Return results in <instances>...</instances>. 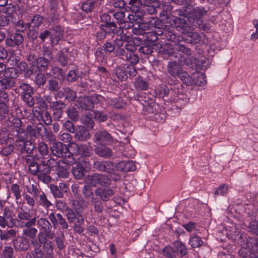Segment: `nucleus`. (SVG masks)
Returning a JSON list of instances; mask_svg holds the SVG:
<instances>
[{
  "instance_id": "603ef678",
  "label": "nucleus",
  "mask_w": 258,
  "mask_h": 258,
  "mask_svg": "<svg viewBox=\"0 0 258 258\" xmlns=\"http://www.w3.org/2000/svg\"><path fill=\"white\" fill-rule=\"evenodd\" d=\"M189 244L192 248H197L203 245V241L200 237L195 235L190 237Z\"/></svg>"
},
{
  "instance_id": "bb28decb",
  "label": "nucleus",
  "mask_w": 258,
  "mask_h": 258,
  "mask_svg": "<svg viewBox=\"0 0 258 258\" xmlns=\"http://www.w3.org/2000/svg\"><path fill=\"white\" fill-rule=\"evenodd\" d=\"M118 170L123 172H130L136 169L135 164L133 161H122L118 163L116 166Z\"/></svg>"
},
{
  "instance_id": "393cba45",
  "label": "nucleus",
  "mask_w": 258,
  "mask_h": 258,
  "mask_svg": "<svg viewBox=\"0 0 258 258\" xmlns=\"http://www.w3.org/2000/svg\"><path fill=\"white\" fill-rule=\"evenodd\" d=\"M133 32L134 34L140 35L144 34L148 41H150L151 43L156 41L158 39L157 36L153 32V30L147 32H143V25H139V29L134 28L133 29Z\"/></svg>"
},
{
  "instance_id": "bf43d9fd",
  "label": "nucleus",
  "mask_w": 258,
  "mask_h": 258,
  "mask_svg": "<svg viewBox=\"0 0 258 258\" xmlns=\"http://www.w3.org/2000/svg\"><path fill=\"white\" fill-rule=\"evenodd\" d=\"M12 81L10 78H0V91L9 88L12 85Z\"/></svg>"
},
{
  "instance_id": "a18cd8bd",
  "label": "nucleus",
  "mask_w": 258,
  "mask_h": 258,
  "mask_svg": "<svg viewBox=\"0 0 258 258\" xmlns=\"http://www.w3.org/2000/svg\"><path fill=\"white\" fill-rule=\"evenodd\" d=\"M89 184L84 185L82 188V192L86 199H91L92 201L95 198L94 197L93 192Z\"/></svg>"
},
{
  "instance_id": "49530a36",
  "label": "nucleus",
  "mask_w": 258,
  "mask_h": 258,
  "mask_svg": "<svg viewBox=\"0 0 258 258\" xmlns=\"http://www.w3.org/2000/svg\"><path fill=\"white\" fill-rule=\"evenodd\" d=\"M60 85L58 81L55 79H51L48 81L47 88L51 92H57L60 88Z\"/></svg>"
},
{
  "instance_id": "20e7f679",
  "label": "nucleus",
  "mask_w": 258,
  "mask_h": 258,
  "mask_svg": "<svg viewBox=\"0 0 258 258\" xmlns=\"http://www.w3.org/2000/svg\"><path fill=\"white\" fill-rule=\"evenodd\" d=\"M137 47L133 42H127L125 48L116 49V56L130 64H136L139 61L138 55L134 53Z\"/></svg>"
},
{
  "instance_id": "4c0bfd02",
  "label": "nucleus",
  "mask_w": 258,
  "mask_h": 258,
  "mask_svg": "<svg viewBox=\"0 0 258 258\" xmlns=\"http://www.w3.org/2000/svg\"><path fill=\"white\" fill-rule=\"evenodd\" d=\"M114 73L121 81L126 80L128 77L125 67H117L114 70Z\"/></svg>"
},
{
  "instance_id": "864d4df0",
  "label": "nucleus",
  "mask_w": 258,
  "mask_h": 258,
  "mask_svg": "<svg viewBox=\"0 0 258 258\" xmlns=\"http://www.w3.org/2000/svg\"><path fill=\"white\" fill-rule=\"evenodd\" d=\"M65 99L69 102L73 101L76 98V92L71 88H64Z\"/></svg>"
},
{
  "instance_id": "dca6fc26",
  "label": "nucleus",
  "mask_w": 258,
  "mask_h": 258,
  "mask_svg": "<svg viewBox=\"0 0 258 258\" xmlns=\"http://www.w3.org/2000/svg\"><path fill=\"white\" fill-rule=\"evenodd\" d=\"M50 44L52 46H53L57 44L62 38V30L60 26L55 25L50 28Z\"/></svg>"
},
{
  "instance_id": "774afa93",
  "label": "nucleus",
  "mask_w": 258,
  "mask_h": 258,
  "mask_svg": "<svg viewBox=\"0 0 258 258\" xmlns=\"http://www.w3.org/2000/svg\"><path fill=\"white\" fill-rule=\"evenodd\" d=\"M128 5L130 7H128L133 13H138L140 10V0H130Z\"/></svg>"
},
{
  "instance_id": "8fccbe9b",
  "label": "nucleus",
  "mask_w": 258,
  "mask_h": 258,
  "mask_svg": "<svg viewBox=\"0 0 258 258\" xmlns=\"http://www.w3.org/2000/svg\"><path fill=\"white\" fill-rule=\"evenodd\" d=\"M96 1L94 0H87L82 5V9L86 13L91 12L95 8Z\"/></svg>"
},
{
  "instance_id": "9d476101",
  "label": "nucleus",
  "mask_w": 258,
  "mask_h": 258,
  "mask_svg": "<svg viewBox=\"0 0 258 258\" xmlns=\"http://www.w3.org/2000/svg\"><path fill=\"white\" fill-rule=\"evenodd\" d=\"M93 141L100 145H110L113 142V138L106 131L101 130L94 134Z\"/></svg>"
},
{
  "instance_id": "9b49d317",
  "label": "nucleus",
  "mask_w": 258,
  "mask_h": 258,
  "mask_svg": "<svg viewBox=\"0 0 258 258\" xmlns=\"http://www.w3.org/2000/svg\"><path fill=\"white\" fill-rule=\"evenodd\" d=\"M37 238L40 244H43V251L44 252L45 258H52L53 252V248L51 241H48V237L44 236L42 233L39 232L37 235Z\"/></svg>"
},
{
  "instance_id": "de8ad7c7",
  "label": "nucleus",
  "mask_w": 258,
  "mask_h": 258,
  "mask_svg": "<svg viewBox=\"0 0 258 258\" xmlns=\"http://www.w3.org/2000/svg\"><path fill=\"white\" fill-rule=\"evenodd\" d=\"M10 124H9L8 122V128L7 130L9 132H13L14 130L21 127L22 126V122L21 120L18 118H13L12 121H10Z\"/></svg>"
},
{
  "instance_id": "69168bd1",
  "label": "nucleus",
  "mask_w": 258,
  "mask_h": 258,
  "mask_svg": "<svg viewBox=\"0 0 258 258\" xmlns=\"http://www.w3.org/2000/svg\"><path fill=\"white\" fill-rule=\"evenodd\" d=\"M50 189L51 194L55 198H62L63 197V193L56 185L52 184L50 185Z\"/></svg>"
},
{
  "instance_id": "4468645a",
  "label": "nucleus",
  "mask_w": 258,
  "mask_h": 258,
  "mask_svg": "<svg viewBox=\"0 0 258 258\" xmlns=\"http://www.w3.org/2000/svg\"><path fill=\"white\" fill-rule=\"evenodd\" d=\"M13 211L9 208L5 207L2 216H0V226L5 228L6 226L12 227L15 225L12 216Z\"/></svg>"
},
{
  "instance_id": "052dcab7",
  "label": "nucleus",
  "mask_w": 258,
  "mask_h": 258,
  "mask_svg": "<svg viewBox=\"0 0 258 258\" xmlns=\"http://www.w3.org/2000/svg\"><path fill=\"white\" fill-rule=\"evenodd\" d=\"M18 87L19 89L21 90L20 93L22 94V95L29 93H33V88L28 84L21 83L19 84Z\"/></svg>"
},
{
  "instance_id": "e433bc0d",
  "label": "nucleus",
  "mask_w": 258,
  "mask_h": 258,
  "mask_svg": "<svg viewBox=\"0 0 258 258\" xmlns=\"http://www.w3.org/2000/svg\"><path fill=\"white\" fill-rule=\"evenodd\" d=\"M16 235V232L13 229L4 231L0 229V239L1 240H10L15 238Z\"/></svg>"
},
{
  "instance_id": "37998d69",
  "label": "nucleus",
  "mask_w": 258,
  "mask_h": 258,
  "mask_svg": "<svg viewBox=\"0 0 258 258\" xmlns=\"http://www.w3.org/2000/svg\"><path fill=\"white\" fill-rule=\"evenodd\" d=\"M49 60L44 56L39 57L37 58L36 66L38 69L42 71H46L48 69Z\"/></svg>"
},
{
  "instance_id": "680f3d73",
  "label": "nucleus",
  "mask_w": 258,
  "mask_h": 258,
  "mask_svg": "<svg viewBox=\"0 0 258 258\" xmlns=\"http://www.w3.org/2000/svg\"><path fill=\"white\" fill-rule=\"evenodd\" d=\"M47 75L52 76L54 78L60 79L63 77L62 70L58 67H52L51 69V72L47 73Z\"/></svg>"
},
{
  "instance_id": "e2e57ef3",
  "label": "nucleus",
  "mask_w": 258,
  "mask_h": 258,
  "mask_svg": "<svg viewBox=\"0 0 258 258\" xmlns=\"http://www.w3.org/2000/svg\"><path fill=\"white\" fill-rule=\"evenodd\" d=\"M194 75H196V77L197 78L196 80H195V84L199 86H203L206 84V76L204 73H197L194 74Z\"/></svg>"
},
{
  "instance_id": "0eeeda50",
  "label": "nucleus",
  "mask_w": 258,
  "mask_h": 258,
  "mask_svg": "<svg viewBox=\"0 0 258 258\" xmlns=\"http://www.w3.org/2000/svg\"><path fill=\"white\" fill-rule=\"evenodd\" d=\"M92 97L93 98H95L96 100L93 101L90 97L86 96H80L77 100L75 105L82 110H91L94 107V102H99L102 97L100 95H95L93 96Z\"/></svg>"
},
{
  "instance_id": "79ce46f5",
  "label": "nucleus",
  "mask_w": 258,
  "mask_h": 258,
  "mask_svg": "<svg viewBox=\"0 0 258 258\" xmlns=\"http://www.w3.org/2000/svg\"><path fill=\"white\" fill-rule=\"evenodd\" d=\"M186 34L190 38L187 39V42L191 44H197L201 40L200 35L197 32L191 31V29L188 30Z\"/></svg>"
},
{
  "instance_id": "ddd939ff",
  "label": "nucleus",
  "mask_w": 258,
  "mask_h": 258,
  "mask_svg": "<svg viewBox=\"0 0 258 258\" xmlns=\"http://www.w3.org/2000/svg\"><path fill=\"white\" fill-rule=\"evenodd\" d=\"M16 150L21 153L31 154L34 150V144L30 140L18 139L16 140Z\"/></svg>"
},
{
  "instance_id": "3c124183",
  "label": "nucleus",
  "mask_w": 258,
  "mask_h": 258,
  "mask_svg": "<svg viewBox=\"0 0 258 258\" xmlns=\"http://www.w3.org/2000/svg\"><path fill=\"white\" fill-rule=\"evenodd\" d=\"M68 49L63 48L58 53V61L62 66H66L68 63Z\"/></svg>"
},
{
  "instance_id": "5fc2aeb1",
  "label": "nucleus",
  "mask_w": 258,
  "mask_h": 258,
  "mask_svg": "<svg viewBox=\"0 0 258 258\" xmlns=\"http://www.w3.org/2000/svg\"><path fill=\"white\" fill-rule=\"evenodd\" d=\"M11 191L14 195L16 202L17 204L21 198L20 186L17 184H13L11 187Z\"/></svg>"
},
{
  "instance_id": "72a5a7b5",
  "label": "nucleus",
  "mask_w": 258,
  "mask_h": 258,
  "mask_svg": "<svg viewBox=\"0 0 258 258\" xmlns=\"http://www.w3.org/2000/svg\"><path fill=\"white\" fill-rule=\"evenodd\" d=\"M38 149L40 155H37L41 157V160H45V159H47V157H45V156H49V149L46 143L43 142H40L38 145Z\"/></svg>"
},
{
  "instance_id": "1a4fd4ad",
  "label": "nucleus",
  "mask_w": 258,
  "mask_h": 258,
  "mask_svg": "<svg viewBox=\"0 0 258 258\" xmlns=\"http://www.w3.org/2000/svg\"><path fill=\"white\" fill-rule=\"evenodd\" d=\"M48 218L54 228L59 226L64 230L68 229L69 227L68 222L60 213L51 212L49 214Z\"/></svg>"
},
{
  "instance_id": "c756f323",
  "label": "nucleus",
  "mask_w": 258,
  "mask_h": 258,
  "mask_svg": "<svg viewBox=\"0 0 258 258\" xmlns=\"http://www.w3.org/2000/svg\"><path fill=\"white\" fill-rule=\"evenodd\" d=\"M14 246L15 248L19 251L26 250L29 247L30 242L27 238L23 236V237L16 240Z\"/></svg>"
},
{
  "instance_id": "6e6d98bb",
  "label": "nucleus",
  "mask_w": 258,
  "mask_h": 258,
  "mask_svg": "<svg viewBox=\"0 0 258 258\" xmlns=\"http://www.w3.org/2000/svg\"><path fill=\"white\" fill-rule=\"evenodd\" d=\"M163 253L166 258H175L177 255V252L170 246H166L163 250Z\"/></svg>"
},
{
  "instance_id": "4be33fe9",
  "label": "nucleus",
  "mask_w": 258,
  "mask_h": 258,
  "mask_svg": "<svg viewBox=\"0 0 258 258\" xmlns=\"http://www.w3.org/2000/svg\"><path fill=\"white\" fill-rule=\"evenodd\" d=\"M181 65L175 61H169L167 64V72L172 76L179 78L180 74L184 71Z\"/></svg>"
},
{
  "instance_id": "338daca9",
  "label": "nucleus",
  "mask_w": 258,
  "mask_h": 258,
  "mask_svg": "<svg viewBox=\"0 0 258 258\" xmlns=\"http://www.w3.org/2000/svg\"><path fill=\"white\" fill-rule=\"evenodd\" d=\"M27 192L28 194H32L33 197L34 198H38L41 195L43 192L41 191V189L35 184H32L31 185V188H27Z\"/></svg>"
},
{
  "instance_id": "6e6552de",
  "label": "nucleus",
  "mask_w": 258,
  "mask_h": 258,
  "mask_svg": "<svg viewBox=\"0 0 258 258\" xmlns=\"http://www.w3.org/2000/svg\"><path fill=\"white\" fill-rule=\"evenodd\" d=\"M36 218L35 217L28 222L20 223L19 227H24L22 230V234L24 237H29L32 239H37L35 237L38 232V229L33 227L36 224Z\"/></svg>"
},
{
  "instance_id": "f8f14e48",
  "label": "nucleus",
  "mask_w": 258,
  "mask_h": 258,
  "mask_svg": "<svg viewBox=\"0 0 258 258\" xmlns=\"http://www.w3.org/2000/svg\"><path fill=\"white\" fill-rule=\"evenodd\" d=\"M24 40V36L20 33H15L8 35L5 39V44L11 48H18Z\"/></svg>"
},
{
  "instance_id": "2eb2a0df",
  "label": "nucleus",
  "mask_w": 258,
  "mask_h": 258,
  "mask_svg": "<svg viewBox=\"0 0 258 258\" xmlns=\"http://www.w3.org/2000/svg\"><path fill=\"white\" fill-rule=\"evenodd\" d=\"M17 218L14 219L15 225L19 227L20 223H26L33 219L31 214L25 211L22 207L19 208L17 211Z\"/></svg>"
},
{
  "instance_id": "a19ab883",
  "label": "nucleus",
  "mask_w": 258,
  "mask_h": 258,
  "mask_svg": "<svg viewBox=\"0 0 258 258\" xmlns=\"http://www.w3.org/2000/svg\"><path fill=\"white\" fill-rule=\"evenodd\" d=\"M50 102L49 107L52 110H63L66 107V104L60 100H56L50 102L48 99H47Z\"/></svg>"
},
{
  "instance_id": "412c9836",
  "label": "nucleus",
  "mask_w": 258,
  "mask_h": 258,
  "mask_svg": "<svg viewBox=\"0 0 258 258\" xmlns=\"http://www.w3.org/2000/svg\"><path fill=\"white\" fill-rule=\"evenodd\" d=\"M178 61L181 64L186 65L190 68H194L197 63V59L192 55V52L189 54L179 55Z\"/></svg>"
},
{
  "instance_id": "ea45409f",
  "label": "nucleus",
  "mask_w": 258,
  "mask_h": 258,
  "mask_svg": "<svg viewBox=\"0 0 258 258\" xmlns=\"http://www.w3.org/2000/svg\"><path fill=\"white\" fill-rule=\"evenodd\" d=\"M175 251L177 252V255L181 257L185 255L187 253V248L186 246L180 241H176L174 243V248Z\"/></svg>"
},
{
  "instance_id": "39448f33",
  "label": "nucleus",
  "mask_w": 258,
  "mask_h": 258,
  "mask_svg": "<svg viewBox=\"0 0 258 258\" xmlns=\"http://www.w3.org/2000/svg\"><path fill=\"white\" fill-rule=\"evenodd\" d=\"M85 180L92 186H107L111 184V180L107 176L98 173L88 175L86 177Z\"/></svg>"
},
{
  "instance_id": "f3484780",
  "label": "nucleus",
  "mask_w": 258,
  "mask_h": 258,
  "mask_svg": "<svg viewBox=\"0 0 258 258\" xmlns=\"http://www.w3.org/2000/svg\"><path fill=\"white\" fill-rule=\"evenodd\" d=\"M172 25H173L176 30L183 34H186L188 30L190 29V27L186 23L185 19L179 17H173L172 19Z\"/></svg>"
},
{
  "instance_id": "b1692460",
  "label": "nucleus",
  "mask_w": 258,
  "mask_h": 258,
  "mask_svg": "<svg viewBox=\"0 0 258 258\" xmlns=\"http://www.w3.org/2000/svg\"><path fill=\"white\" fill-rule=\"evenodd\" d=\"M95 194L96 196H99L102 201L106 202L109 200L110 197L114 195V191L110 187H99L95 189Z\"/></svg>"
},
{
  "instance_id": "aec40b11",
  "label": "nucleus",
  "mask_w": 258,
  "mask_h": 258,
  "mask_svg": "<svg viewBox=\"0 0 258 258\" xmlns=\"http://www.w3.org/2000/svg\"><path fill=\"white\" fill-rule=\"evenodd\" d=\"M65 212V216L68 221V222L72 223L75 221L76 219L77 223L79 224H84V219L81 213H76L72 208L69 207Z\"/></svg>"
},
{
  "instance_id": "c85d7f7f",
  "label": "nucleus",
  "mask_w": 258,
  "mask_h": 258,
  "mask_svg": "<svg viewBox=\"0 0 258 258\" xmlns=\"http://www.w3.org/2000/svg\"><path fill=\"white\" fill-rule=\"evenodd\" d=\"M70 165L67 163H60L57 168L53 169V170L56 172V174L59 177L67 178L69 175L68 170Z\"/></svg>"
},
{
  "instance_id": "5701e85b",
  "label": "nucleus",
  "mask_w": 258,
  "mask_h": 258,
  "mask_svg": "<svg viewBox=\"0 0 258 258\" xmlns=\"http://www.w3.org/2000/svg\"><path fill=\"white\" fill-rule=\"evenodd\" d=\"M158 48H156V51L158 53L167 55L169 56H173L175 49L174 48V43L173 44L170 43H165L163 45H157Z\"/></svg>"
},
{
  "instance_id": "6ab92c4d",
  "label": "nucleus",
  "mask_w": 258,
  "mask_h": 258,
  "mask_svg": "<svg viewBox=\"0 0 258 258\" xmlns=\"http://www.w3.org/2000/svg\"><path fill=\"white\" fill-rule=\"evenodd\" d=\"M94 152L99 157L105 159L111 158L113 154L112 149L105 145L96 146L94 148Z\"/></svg>"
},
{
  "instance_id": "13d9d810",
  "label": "nucleus",
  "mask_w": 258,
  "mask_h": 258,
  "mask_svg": "<svg viewBox=\"0 0 258 258\" xmlns=\"http://www.w3.org/2000/svg\"><path fill=\"white\" fill-rule=\"evenodd\" d=\"M54 237L57 248L59 250H62L66 246L64 244L65 237L63 233L61 232Z\"/></svg>"
},
{
  "instance_id": "f03ea898",
  "label": "nucleus",
  "mask_w": 258,
  "mask_h": 258,
  "mask_svg": "<svg viewBox=\"0 0 258 258\" xmlns=\"http://www.w3.org/2000/svg\"><path fill=\"white\" fill-rule=\"evenodd\" d=\"M178 15L188 17V22L200 29L206 30L207 26L203 23V18L207 15V11L203 7H195L188 5L183 11L179 10Z\"/></svg>"
},
{
  "instance_id": "09e8293b",
  "label": "nucleus",
  "mask_w": 258,
  "mask_h": 258,
  "mask_svg": "<svg viewBox=\"0 0 258 258\" xmlns=\"http://www.w3.org/2000/svg\"><path fill=\"white\" fill-rule=\"evenodd\" d=\"M33 81L38 87L41 88L45 84L46 78L43 74L39 73L36 75Z\"/></svg>"
},
{
  "instance_id": "4d7b16f0",
  "label": "nucleus",
  "mask_w": 258,
  "mask_h": 258,
  "mask_svg": "<svg viewBox=\"0 0 258 258\" xmlns=\"http://www.w3.org/2000/svg\"><path fill=\"white\" fill-rule=\"evenodd\" d=\"M174 48L175 49V51L182 52V55L189 54L192 52L190 48L186 47L179 42L174 43Z\"/></svg>"
},
{
  "instance_id": "c03bdc74",
  "label": "nucleus",
  "mask_w": 258,
  "mask_h": 258,
  "mask_svg": "<svg viewBox=\"0 0 258 258\" xmlns=\"http://www.w3.org/2000/svg\"><path fill=\"white\" fill-rule=\"evenodd\" d=\"M72 205L75 210L76 213H82L84 209L87 206V203L85 201H82L81 202L77 200H73Z\"/></svg>"
},
{
  "instance_id": "7ed1b4c3",
  "label": "nucleus",
  "mask_w": 258,
  "mask_h": 258,
  "mask_svg": "<svg viewBox=\"0 0 258 258\" xmlns=\"http://www.w3.org/2000/svg\"><path fill=\"white\" fill-rule=\"evenodd\" d=\"M52 154L57 157L62 158V162L69 165H74L76 162L74 155L69 151L67 146L61 142L53 143L50 148Z\"/></svg>"
},
{
  "instance_id": "f257e3e1",
  "label": "nucleus",
  "mask_w": 258,
  "mask_h": 258,
  "mask_svg": "<svg viewBox=\"0 0 258 258\" xmlns=\"http://www.w3.org/2000/svg\"><path fill=\"white\" fill-rule=\"evenodd\" d=\"M41 158L38 155H28L25 158V161L30 173L37 176L43 183H48L51 180L49 175L50 169L45 165V160H41Z\"/></svg>"
},
{
  "instance_id": "cd10ccee",
  "label": "nucleus",
  "mask_w": 258,
  "mask_h": 258,
  "mask_svg": "<svg viewBox=\"0 0 258 258\" xmlns=\"http://www.w3.org/2000/svg\"><path fill=\"white\" fill-rule=\"evenodd\" d=\"M23 199L21 198L17 204L19 205H24L27 204L31 208H33L36 205V200L35 198L31 196L28 193H23Z\"/></svg>"
},
{
  "instance_id": "c9c22d12",
  "label": "nucleus",
  "mask_w": 258,
  "mask_h": 258,
  "mask_svg": "<svg viewBox=\"0 0 258 258\" xmlns=\"http://www.w3.org/2000/svg\"><path fill=\"white\" fill-rule=\"evenodd\" d=\"M156 48H158L157 44H145L140 47L139 51L144 55H148L152 54L154 49L156 50Z\"/></svg>"
},
{
  "instance_id": "2f4dec72",
  "label": "nucleus",
  "mask_w": 258,
  "mask_h": 258,
  "mask_svg": "<svg viewBox=\"0 0 258 258\" xmlns=\"http://www.w3.org/2000/svg\"><path fill=\"white\" fill-rule=\"evenodd\" d=\"M130 37L124 34L122 31L114 40L113 43H114L115 47L117 49H122V47L125 42H127L130 39Z\"/></svg>"
},
{
  "instance_id": "f704fd0d",
  "label": "nucleus",
  "mask_w": 258,
  "mask_h": 258,
  "mask_svg": "<svg viewBox=\"0 0 258 258\" xmlns=\"http://www.w3.org/2000/svg\"><path fill=\"white\" fill-rule=\"evenodd\" d=\"M179 78L187 86H192L195 84V79L186 71L181 73Z\"/></svg>"
},
{
  "instance_id": "7c9ffc66",
  "label": "nucleus",
  "mask_w": 258,
  "mask_h": 258,
  "mask_svg": "<svg viewBox=\"0 0 258 258\" xmlns=\"http://www.w3.org/2000/svg\"><path fill=\"white\" fill-rule=\"evenodd\" d=\"M75 138L80 141H86L90 137L89 132L84 126L80 127L75 133Z\"/></svg>"
},
{
  "instance_id": "a211bd4d",
  "label": "nucleus",
  "mask_w": 258,
  "mask_h": 258,
  "mask_svg": "<svg viewBox=\"0 0 258 258\" xmlns=\"http://www.w3.org/2000/svg\"><path fill=\"white\" fill-rule=\"evenodd\" d=\"M94 167L99 171L112 173L114 171L113 163L108 161H96L94 162Z\"/></svg>"
},
{
  "instance_id": "473e14b6",
  "label": "nucleus",
  "mask_w": 258,
  "mask_h": 258,
  "mask_svg": "<svg viewBox=\"0 0 258 258\" xmlns=\"http://www.w3.org/2000/svg\"><path fill=\"white\" fill-rule=\"evenodd\" d=\"M85 169L82 164L78 163L75 166L72 167V173L75 178L77 179H82L84 176Z\"/></svg>"
},
{
  "instance_id": "423d86ee",
  "label": "nucleus",
  "mask_w": 258,
  "mask_h": 258,
  "mask_svg": "<svg viewBox=\"0 0 258 258\" xmlns=\"http://www.w3.org/2000/svg\"><path fill=\"white\" fill-rule=\"evenodd\" d=\"M37 226L40 232L42 233L44 236L48 237L49 239H52L55 236L54 231L52 230V225L48 219L41 217L36 220Z\"/></svg>"
},
{
  "instance_id": "58836bf2",
  "label": "nucleus",
  "mask_w": 258,
  "mask_h": 258,
  "mask_svg": "<svg viewBox=\"0 0 258 258\" xmlns=\"http://www.w3.org/2000/svg\"><path fill=\"white\" fill-rule=\"evenodd\" d=\"M134 84L135 87L137 90H147L149 87L148 83L141 77L137 78Z\"/></svg>"
},
{
  "instance_id": "a878e982",
  "label": "nucleus",
  "mask_w": 258,
  "mask_h": 258,
  "mask_svg": "<svg viewBox=\"0 0 258 258\" xmlns=\"http://www.w3.org/2000/svg\"><path fill=\"white\" fill-rule=\"evenodd\" d=\"M31 244L34 248L32 252L33 258H43L45 256L44 252L41 248V244L38 239H31Z\"/></svg>"
},
{
  "instance_id": "0e129e2a",
  "label": "nucleus",
  "mask_w": 258,
  "mask_h": 258,
  "mask_svg": "<svg viewBox=\"0 0 258 258\" xmlns=\"http://www.w3.org/2000/svg\"><path fill=\"white\" fill-rule=\"evenodd\" d=\"M43 17L38 14L35 15L32 18L31 23L32 26L34 28H38L42 23Z\"/></svg>"
}]
</instances>
